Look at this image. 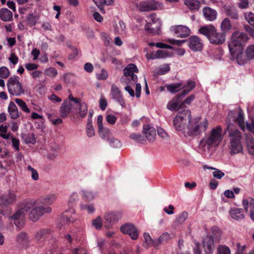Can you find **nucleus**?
I'll list each match as a JSON object with an SVG mask.
<instances>
[{"label":"nucleus","instance_id":"nucleus-1","mask_svg":"<svg viewBox=\"0 0 254 254\" xmlns=\"http://www.w3.org/2000/svg\"><path fill=\"white\" fill-rule=\"evenodd\" d=\"M228 119L229 122L227 123V131L230 141V152L233 154L239 153L243 151L241 143L242 134L237 128L234 127L233 124L231 123V121L237 122L240 128L244 130L245 127L244 113L240 108L237 109L229 112Z\"/></svg>","mask_w":254,"mask_h":254},{"label":"nucleus","instance_id":"nucleus-2","mask_svg":"<svg viewBox=\"0 0 254 254\" xmlns=\"http://www.w3.org/2000/svg\"><path fill=\"white\" fill-rule=\"evenodd\" d=\"M248 40L249 37L246 34L236 31L232 33L229 42L228 47L230 54L240 65H243L246 62V58L243 51Z\"/></svg>","mask_w":254,"mask_h":254},{"label":"nucleus","instance_id":"nucleus-3","mask_svg":"<svg viewBox=\"0 0 254 254\" xmlns=\"http://www.w3.org/2000/svg\"><path fill=\"white\" fill-rule=\"evenodd\" d=\"M223 138L222 128L217 126L213 128L210 132L205 135L199 142V148L203 151L218 146Z\"/></svg>","mask_w":254,"mask_h":254},{"label":"nucleus","instance_id":"nucleus-4","mask_svg":"<svg viewBox=\"0 0 254 254\" xmlns=\"http://www.w3.org/2000/svg\"><path fill=\"white\" fill-rule=\"evenodd\" d=\"M36 203V201L34 199L24 200L19 205V209L9 219L17 227H22L24 225L26 212L33 209Z\"/></svg>","mask_w":254,"mask_h":254},{"label":"nucleus","instance_id":"nucleus-5","mask_svg":"<svg viewBox=\"0 0 254 254\" xmlns=\"http://www.w3.org/2000/svg\"><path fill=\"white\" fill-rule=\"evenodd\" d=\"M208 127L207 121L200 118L192 119L191 117L187 125L185 136H195L204 132Z\"/></svg>","mask_w":254,"mask_h":254},{"label":"nucleus","instance_id":"nucleus-6","mask_svg":"<svg viewBox=\"0 0 254 254\" xmlns=\"http://www.w3.org/2000/svg\"><path fill=\"white\" fill-rule=\"evenodd\" d=\"M191 117V113L189 110L180 111L173 119V124L175 129L184 134Z\"/></svg>","mask_w":254,"mask_h":254},{"label":"nucleus","instance_id":"nucleus-7","mask_svg":"<svg viewBox=\"0 0 254 254\" xmlns=\"http://www.w3.org/2000/svg\"><path fill=\"white\" fill-rule=\"evenodd\" d=\"M7 87L9 93L15 96H20L25 93V90L18 76H11L7 80Z\"/></svg>","mask_w":254,"mask_h":254},{"label":"nucleus","instance_id":"nucleus-8","mask_svg":"<svg viewBox=\"0 0 254 254\" xmlns=\"http://www.w3.org/2000/svg\"><path fill=\"white\" fill-rule=\"evenodd\" d=\"M161 21L156 14L153 13L147 16L145 30L149 33L159 34Z\"/></svg>","mask_w":254,"mask_h":254},{"label":"nucleus","instance_id":"nucleus-9","mask_svg":"<svg viewBox=\"0 0 254 254\" xmlns=\"http://www.w3.org/2000/svg\"><path fill=\"white\" fill-rule=\"evenodd\" d=\"M16 196L13 191H9L4 194L0 198V213L7 216L9 214L10 210L7 207H5V210H3V205L11 204L16 200Z\"/></svg>","mask_w":254,"mask_h":254},{"label":"nucleus","instance_id":"nucleus-10","mask_svg":"<svg viewBox=\"0 0 254 254\" xmlns=\"http://www.w3.org/2000/svg\"><path fill=\"white\" fill-rule=\"evenodd\" d=\"M137 8L140 11H148L150 10H162L163 4L154 0L142 1L136 4Z\"/></svg>","mask_w":254,"mask_h":254},{"label":"nucleus","instance_id":"nucleus-11","mask_svg":"<svg viewBox=\"0 0 254 254\" xmlns=\"http://www.w3.org/2000/svg\"><path fill=\"white\" fill-rule=\"evenodd\" d=\"M38 202L32 209L28 215L29 218L33 222L37 221L45 213H49L52 212V208L50 206H38Z\"/></svg>","mask_w":254,"mask_h":254},{"label":"nucleus","instance_id":"nucleus-12","mask_svg":"<svg viewBox=\"0 0 254 254\" xmlns=\"http://www.w3.org/2000/svg\"><path fill=\"white\" fill-rule=\"evenodd\" d=\"M138 72V68L136 66L132 64H128L124 69V76L121 78V81L124 82L128 79L131 84L134 83L137 81V77L134 74Z\"/></svg>","mask_w":254,"mask_h":254},{"label":"nucleus","instance_id":"nucleus-13","mask_svg":"<svg viewBox=\"0 0 254 254\" xmlns=\"http://www.w3.org/2000/svg\"><path fill=\"white\" fill-rule=\"evenodd\" d=\"M122 213L121 211L108 212L104 216L105 227L107 229L110 228L115 223L121 219Z\"/></svg>","mask_w":254,"mask_h":254},{"label":"nucleus","instance_id":"nucleus-14","mask_svg":"<svg viewBox=\"0 0 254 254\" xmlns=\"http://www.w3.org/2000/svg\"><path fill=\"white\" fill-rule=\"evenodd\" d=\"M78 200V196L77 193L73 192L70 195L68 201V206L69 207V210H66L63 214V220L65 221L66 222H73L74 221V219L71 217H68L66 214L68 211L70 212L71 214H74L75 213V211L73 209L71 208L74 204L76 203V202Z\"/></svg>","mask_w":254,"mask_h":254},{"label":"nucleus","instance_id":"nucleus-15","mask_svg":"<svg viewBox=\"0 0 254 254\" xmlns=\"http://www.w3.org/2000/svg\"><path fill=\"white\" fill-rule=\"evenodd\" d=\"M170 30L178 37L184 38L188 37L190 33V29L183 25H174L170 27Z\"/></svg>","mask_w":254,"mask_h":254},{"label":"nucleus","instance_id":"nucleus-16","mask_svg":"<svg viewBox=\"0 0 254 254\" xmlns=\"http://www.w3.org/2000/svg\"><path fill=\"white\" fill-rule=\"evenodd\" d=\"M111 95L112 98L123 108L126 107V104L123 96L119 88L114 84L112 85L111 89Z\"/></svg>","mask_w":254,"mask_h":254},{"label":"nucleus","instance_id":"nucleus-17","mask_svg":"<svg viewBox=\"0 0 254 254\" xmlns=\"http://www.w3.org/2000/svg\"><path fill=\"white\" fill-rule=\"evenodd\" d=\"M120 229L123 233L128 234L133 240H135L138 237V231L132 224H126L122 226Z\"/></svg>","mask_w":254,"mask_h":254},{"label":"nucleus","instance_id":"nucleus-18","mask_svg":"<svg viewBox=\"0 0 254 254\" xmlns=\"http://www.w3.org/2000/svg\"><path fill=\"white\" fill-rule=\"evenodd\" d=\"M188 46L193 51H200L202 49V43L197 36H192L188 40Z\"/></svg>","mask_w":254,"mask_h":254},{"label":"nucleus","instance_id":"nucleus-19","mask_svg":"<svg viewBox=\"0 0 254 254\" xmlns=\"http://www.w3.org/2000/svg\"><path fill=\"white\" fill-rule=\"evenodd\" d=\"M209 41L212 44H222L226 41V35L222 32H218L216 29Z\"/></svg>","mask_w":254,"mask_h":254},{"label":"nucleus","instance_id":"nucleus-20","mask_svg":"<svg viewBox=\"0 0 254 254\" xmlns=\"http://www.w3.org/2000/svg\"><path fill=\"white\" fill-rule=\"evenodd\" d=\"M203 247L205 254H213L214 245L213 239L211 237L207 236L204 238Z\"/></svg>","mask_w":254,"mask_h":254},{"label":"nucleus","instance_id":"nucleus-21","mask_svg":"<svg viewBox=\"0 0 254 254\" xmlns=\"http://www.w3.org/2000/svg\"><path fill=\"white\" fill-rule=\"evenodd\" d=\"M57 199V195L55 193H50L41 196L38 200L40 204L49 206L54 203Z\"/></svg>","mask_w":254,"mask_h":254},{"label":"nucleus","instance_id":"nucleus-22","mask_svg":"<svg viewBox=\"0 0 254 254\" xmlns=\"http://www.w3.org/2000/svg\"><path fill=\"white\" fill-rule=\"evenodd\" d=\"M143 133L149 141H153L156 135V129L148 125H144L143 127Z\"/></svg>","mask_w":254,"mask_h":254},{"label":"nucleus","instance_id":"nucleus-23","mask_svg":"<svg viewBox=\"0 0 254 254\" xmlns=\"http://www.w3.org/2000/svg\"><path fill=\"white\" fill-rule=\"evenodd\" d=\"M72 104L68 101H64L60 108V116L62 118L66 117L73 108Z\"/></svg>","mask_w":254,"mask_h":254},{"label":"nucleus","instance_id":"nucleus-24","mask_svg":"<svg viewBox=\"0 0 254 254\" xmlns=\"http://www.w3.org/2000/svg\"><path fill=\"white\" fill-rule=\"evenodd\" d=\"M16 242L21 248H26L29 245L30 240L26 233L22 232L16 237Z\"/></svg>","mask_w":254,"mask_h":254},{"label":"nucleus","instance_id":"nucleus-25","mask_svg":"<svg viewBox=\"0 0 254 254\" xmlns=\"http://www.w3.org/2000/svg\"><path fill=\"white\" fill-rule=\"evenodd\" d=\"M216 29V28L213 25L210 24L201 27L199 29L198 31L199 33L206 36L208 40H209L210 37L213 35V33L215 32Z\"/></svg>","mask_w":254,"mask_h":254},{"label":"nucleus","instance_id":"nucleus-26","mask_svg":"<svg viewBox=\"0 0 254 254\" xmlns=\"http://www.w3.org/2000/svg\"><path fill=\"white\" fill-rule=\"evenodd\" d=\"M181 97H183L182 95L180 94L173 98L168 103L167 105V109L170 111H174L178 109L180 106H182V105L180 104Z\"/></svg>","mask_w":254,"mask_h":254},{"label":"nucleus","instance_id":"nucleus-27","mask_svg":"<svg viewBox=\"0 0 254 254\" xmlns=\"http://www.w3.org/2000/svg\"><path fill=\"white\" fill-rule=\"evenodd\" d=\"M203 14L205 19L208 21H213L217 18V12L209 7L203 8Z\"/></svg>","mask_w":254,"mask_h":254},{"label":"nucleus","instance_id":"nucleus-28","mask_svg":"<svg viewBox=\"0 0 254 254\" xmlns=\"http://www.w3.org/2000/svg\"><path fill=\"white\" fill-rule=\"evenodd\" d=\"M7 110L8 114L11 119L15 120L19 118L20 113L14 102H10L9 103Z\"/></svg>","mask_w":254,"mask_h":254},{"label":"nucleus","instance_id":"nucleus-29","mask_svg":"<svg viewBox=\"0 0 254 254\" xmlns=\"http://www.w3.org/2000/svg\"><path fill=\"white\" fill-rule=\"evenodd\" d=\"M220 28L221 32L225 35L229 32L232 28V25L230 19L228 18H225L222 21Z\"/></svg>","mask_w":254,"mask_h":254},{"label":"nucleus","instance_id":"nucleus-30","mask_svg":"<svg viewBox=\"0 0 254 254\" xmlns=\"http://www.w3.org/2000/svg\"><path fill=\"white\" fill-rule=\"evenodd\" d=\"M243 210L238 208H233L230 211V214L231 217L236 220H242L244 218V215L242 213Z\"/></svg>","mask_w":254,"mask_h":254},{"label":"nucleus","instance_id":"nucleus-31","mask_svg":"<svg viewBox=\"0 0 254 254\" xmlns=\"http://www.w3.org/2000/svg\"><path fill=\"white\" fill-rule=\"evenodd\" d=\"M13 14L12 12L6 8L0 9V19L4 22L10 21L12 20Z\"/></svg>","mask_w":254,"mask_h":254},{"label":"nucleus","instance_id":"nucleus-32","mask_svg":"<svg viewBox=\"0 0 254 254\" xmlns=\"http://www.w3.org/2000/svg\"><path fill=\"white\" fill-rule=\"evenodd\" d=\"M250 205L251 207V210L254 211V198L252 197H249L247 199H243L242 200V205L244 208L246 212H249V205Z\"/></svg>","mask_w":254,"mask_h":254},{"label":"nucleus","instance_id":"nucleus-33","mask_svg":"<svg viewBox=\"0 0 254 254\" xmlns=\"http://www.w3.org/2000/svg\"><path fill=\"white\" fill-rule=\"evenodd\" d=\"M116 32L122 36H125L127 33V30L125 24L123 21H120L119 24L116 25L115 28Z\"/></svg>","mask_w":254,"mask_h":254},{"label":"nucleus","instance_id":"nucleus-34","mask_svg":"<svg viewBox=\"0 0 254 254\" xmlns=\"http://www.w3.org/2000/svg\"><path fill=\"white\" fill-rule=\"evenodd\" d=\"M184 3L190 10H198L200 6L198 0H185Z\"/></svg>","mask_w":254,"mask_h":254},{"label":"nucleus","instance_id":"nucleus-35","mask_svg":"<svg viewBox=\"0 0 254 254\" xmlns=\"http://www.w3.org/2000/svg\"><path fill=\"white\" fill-rule=\"evenodd\" d=\"M246 144L249 152L254 154V139L251 135H247L246 139Z\"/></svg>","mask_w":254,"mask_h":254},{"label":"nucleus","instance_id":"nucleus-36","mask_svg":"<svg viewBox=\"0 0 254 254\" xmlns=\"http://www.w3.org/2000/svg\"><path fill=\"white\" fill-rule=\"evenodd\" d=\"M225 12L227 16L232 19L237 20L239 18L238 12L234 7L229 6L227 7L225 10Z\"/></svg>","mask_w":254,"mask_h":254},{"label":"nucleus","instance_id":"nucleus-37","mask_svg":"<svg viewBox=\"0 0 254 254\" xmlns=\"http://www.w3.org/2000/svg\"><path fill=\"white\" fill-rule=\"evenodd\" d=\"M12 136V133L7 132V126H0V137L4 139H10Z\"/></svg>","mask_w":254,"mask_h":254},{"label":"nucleus","instance_id":"nucleus-38","mask_svg":"<svg viewBox=\"0 0 254 254\" xmlns=\"http://www.w3.org/2000/svg\"><path fill=\"white\" fill-rule=\"evenodd\" d=\"M14 101L23 112L26 113H29L30 112V110L28 107L27 104L22 99L16 98Z\"/></svg>","mask_w":254,"mask_h":254},{"label":"nucleus","instance_id":"nucleus-39","mask_svg":"<svg viewBox=\"0 0 254 254\" xmlns=\"http://www.w3.org/2000/svg\"><path fill=\"white\" fill-rule=\"evenodd\" d=\"M98 132L100 136L103 139H107L111 134V131L107 127H101L98 128Z\"/></svg>","mask_w":254,"mask_h":254},{"label":"nucleus","instance_id":"nucleus-40","mask_svg":"<svg viewBox=\"0 0 254 254\" xmlns=\"http://www.w3.org/2000/svg\"><path fill=\"white\" fill-rule=\"evenodd\" d=\"M195 86V83L193 81H189L187 84L183 87V91L181 94L182 97H184L187 95L190 91H191Z\"/></svg>","mask_w":254,"mask_h":254},{"label":"nucleus","instance_id":"nucleus-41","mask_svg":"<svg viewBox=\"0 0 254 254\" xmlns=\"http://www.w3.org/2000/svg\"><path fill=\"white\" fill-rule=\"evenodd\" d=\"M167 90L172 93L178 92L181 87V84L175 83L166 85Z\"/></svg>","mask_w":254,"mask_h":254},{"label":"nucleus","instance_id":"nucleus-42","mask_svg":"<svg viewBox=\"0 0 254 254\" xmlns=\"http://www.w3.org/2000/svg\"><path fill=\"white\" fill-rule=\"evenodd\" d=\"M246 55L245 56L246 61L247 60H251L254 58V45L248 46L246 49Z\"/></svg>","mask_w":254,"mask_h":254},{"label":"nucleus","instance_id":"nucleus-43","mask_svg":"<svg viewBox=\"0 0 254 254\" xmlns=\"http://www.w3.org/2000/svg\"><path fill=\"white\" fill-rule=\"evenodd\" d=\"M78 114L80 117H84L87 113V106L84 103L82 102L79 104Z\"/></svg>","mask_w":254,"mask_h":254},{"label":"nucleus","instance_id":"nucleus-44","mask_svg":"<svg viewBox=\"0 0 254 254\" xmlns=\"http://www.w3.org/2000/svg\"><path fill=\"white\" fill-rule=\"evenodd\" d=\"M22 138L26 144L31 143L33 144L36 142L35 136L33 133L25 134L22 136Z\"/></svg>","mask_w":254,"mask_h":254},{"label":"nucleus","instance_id":"nucleus-45","mask_svg":"<svg viewBox=\"0 0 254 254\" xmlns=\"http://www.w3.org/2000/svg\"><path fill=\"white\" fill-rule=\"evenodd\" d=\"M48 232V230L43 229L37 231L35 235V239L37 242L42 241L44 238V236Z\"/></svg>","mask_w":254,"mask_h":254},{"label":"nucleus","instance_id":"nucleus-46","mask_svg":"<svg viewBox=\"0 0 254 254\" xmlns=\"http://www.w3.org/2000/svg\"><path fill=\"white\" fill-rule=\"evenodd\" d=\"M27 171L31 175L32 180L37 181L39 179V174L35 169L32 167L31 166H28Z\"/></svg>","mask_w":254,"mask_h":254},{"label":"nucleus","instance_id":"nucleus-47","mask_svg":"<svg viewBox=\"0 0 254 254\" xmlns=\"http://www.w3.org/2000/svg\"><path fill=\"white\" fill-rule=\"evenodd\" d=\"M164 41L166 42L169 43L172 45H176L178 46H181L184 43H185L186 42V40H176L173 38H167L164 40Z\"/></svg>","mask_w":254,"mask_h":254},{"label":"nucleus","instance_id":"nucleus-48","mask_svg":"<svg viewBox=\"0 0 254 254\" xmlns=\"http://www.w3.org/2000/svg\"><path fill=\"white\" fill-rule=\"evenodd\" d=\"M86 134L88 137H92L95 135V130L91 121H88L86 127Z\"/></svg>","mask_w":254,"mask_h":254},{"label":"nucleus","instance_id":"nucleus-49","mask_svg":"<svg viewBox=\"0 0 254 254\" xmlns=\"http://www.w3.org/2000/svg\"><path fill=\"white\" fill-rule=\"evenodd\" d=\"M217 254H231V251L227 246L220 245L217 248Z\"/></svg>","mask_w":254,"mask_h":254},{"label":"nucleus","instance_id":"nucleus-50","mask_svg":"<svg viewBox=\"0 0 254 254\" xmlns=\"http://www.w3.org/2000/svg\"><path fill=\"white\" fill-rule=\"evenodd\" d=\"M10 75V71L8 68L3 66L0 67V76L2 78H7Z\"/></svg>","mask_w":254,"mask_h":254},{"label":"nucleus","instance_id":"nucleus-51","mask_svg":"<svg viewBox=\"0 0 254 254\" xmlns=\"http://www.w3.org/2000/svg\"><path fill=\"white\" fill-rule=\"evenodd\" d=\"M109 142L110 146L114 148H120L122 145L120 140L114 137L109 139Z\"/></svg>","mask_w":254,"mask_h":254},{"label":"nucleus","instance_id":"nucleus-52","mask_svg":"<svg viewBox=\"0 0 254 254\" xmlns=\"http://www.w3.org/2000/svg\"><path fill=\"white\" fill-rule=\"evenodd\" d=\"M80 208L82 210H86L89 213H93L95 211V208L93 204H81Z\"/></svg>","mask_w":254,"mask_h":254},{"label":"nucleus","instance_id":"nucleus-53","mask_svg":"<svg viewBox=\"0 0 254 254\" xmlns=\"http://www.w3.org/2000/svg\"><path fill=\"white\" fill-rule=\"evenodd\" d=\"M101 37L106 46H110L112 44V39L107 33H102L101 34Z\"/></svg>","mask_w":254,"mask_h":254},{"label":"nucleus","instance_id":"nucleus-54","mask_svg":"<svg viewBox=\"0 0 254 254\" xmlns=\"http://www.w3.org/2000/svg\"><path fill=\"white\" fill-rule=\"evenodd\" d=\"M129 138L137 142H142L144 141L143 137L139 133H132L129 135Z\"/></svg>","mask_w":254,"mask_h":254},{"label":"nucleus","instance_id":"nucleus-55","mask_svg":"<svg viewBox=\"0 0 254 254\" xmlns=\"http://www.w3.org/2000/svg\"><path fill=\"white\" fill-rule=\"evenodd\" d=\"M45 73L48 76L54 77L58 74L57 70L53 67H49L44 70Z\"/></svg>","mask_w":254,"mask_h":254},{"label":"nucleus","instance_id":"nucleus-56","mask_svg":"<svg viewBox=\"0 0 254 254\" xmlns=\"http://www.w3.org/2000/svg\"><path fill=\"white\" fill-rule=\"evenodd\" d=\"M245 18L250 25L254 27V13L252 12L246 13Z\"/></svg>","mask_w":254,"mask_h":254},{"label":"nucleus","instance_id":"nucleus-57","mask_svg":"<svg viewBox=\"0 0 254 254\" xmlns=\"http://www.w3.org/2000/svg\"><path fill=\"white\" fill-rule=\"evenodd\" d=\"M92 225L96 229H100L102 227V222L101 217H97L92 221Z\"/></svg>","mask_w":254,"mask_h":254},{"label":"nucleus","instance_id":"nucleus-58","mask_svg":"<svg viewBox=\"0 0 254 254\" xmlns=\"http://www.w3.org/2000/svg\"><path fill=\"white\" fill-rule=\"evenodd\" d=\"M170 238V235L168 233H164L162 235H161L159 238L157 239L156 243V245L165 242L169 240Z\"/></svg>","mask_w":254,"mask_h":254},{"label":"nucleus","instance_id":"nucleus-59","mask_svg":"<svg viewBox=\"0 0 254 254\" xmlns=\"http://www.w3.org/2000/svg\"><path fill=\"white\" fill-rule=\"evenodd\" d=\"M156 55L158 59H163L167 58L169 56V53L168 52L164 50H158L156 52Z\"/></svg>","mask_w":254,"mask_h":254},{"label":"nucleus","instance_id":"nucleus-60","mask_svg":"<svg viewBox=\"0 0 254 254\" xmlns=\"http://www.w3.org/2000/svg\"><path fill=\"white\" fill-rule=\"evenodd\" d=\"M99 106L100 109L102 111H104L107 108L108 103L106 99L103 96H101L99 101Z\"/></svg>","mask_w":254,"mask_h":254},{"label":"nucleus","instance_id":"nucleus-61","mask_svg":"<svg viewBox=\"0 0 254 254\" xmlns=\"http://www.w3.org/2000/svg\"><path fill=\"white\" fill-rule=\"evenodd\" d=\"M82 193L84 197L89 200H92L95 196V194L91 191L84 190Z\"/></svg>","mask_w":254,"mask_h":254},{"label":"nucleus","instance_id":"nucleus-62","mask_svg":"<svg viewBox=\"0 0 254 254\" xmlns=\"http://www.w3.org/2000/svg\"><path fill=\"white\" fill-rule=\"evenodd\" d=\"M108 76L107 72L104 69H102L100 73H96L97 78L99 80H105L108 78Z\"/></svg>","mask_w":254,"mask_h":254},{"label":"nucleus","instance_id":"nucleus-63","mask_svg":"<svg viewBox=\"0 0 254 254\" xmlns=\"http://www.w3.org/2000/svg\"><path fill=\"white\" fill-rule=\"evenodd\" d=\"M117 119V117L112 114H108L106 117L107 122L111 125L115 124L116 122Z\"/></svg>","mask_w":254,"mask_h":254},{"label":"nucleus","instance_id":"nucleus-64","mask_svg":"<svg viewBox=\"0 0 254 254\" xmlns=\"http://www.w3.org/2000/svg\"><path fill=\"white\" fill-rule=\"evenodd\" d=\"M27 20L29 25L32 26L36 24L37 19L33 14H29L28 16Z\"/></svg>","mask_w":254,"mask_h":254}]
</instances>
